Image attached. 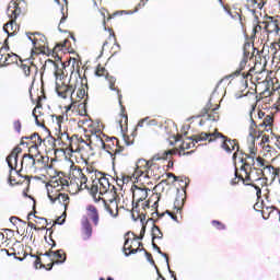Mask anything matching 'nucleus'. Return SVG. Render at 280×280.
Listing matches in <instances>:
<instances>
[{
    "instance_id": "28",
    "label": "nucleus",
    "mask_w": 280,
    "mask_h": 280,
    "mask_svg": "<svg viewBox=\"0 0 280 280\" xmlns=\"http://www.w3.org/2000/svg\"><path fill=\"white\" fill-rule=\"evenodd\" d=\"M160 198L161 196L159 194H153L148 200L145 199L138 217L145 215L150 208H153L152 210H155L159 207Z\"/></svg>"
},
{
    "instance_id": "21",
    "label": "nucleus",
    "mask_w": 280,
    "mask_h": 280,
    "mask_svg": "<svg viewBox=\"0 0 280 280\" xmlns=\"http://www.w3.org/2000/svg\"><path fill=\"white\" fill-rule=\"evenodd\" d=\"M107 153L112 155V158L115 160L117 156H120L122 152L125 151V147L120 145V142L117 138H109L104 142V148Z\"/></svg>"
},
{
    "instance_id": "14",
    "label": "nucleus",
    "mask_w": 280,
    "mask_h": 280,
    "mask_svg": "<svg viewBox=\"0 0 280 280\" xmlns=\"http://www.w3.org/2000/svg\"><path fill=\"white\" fill-rule=\"evenodd\" d=\"M131 192H132V205H133V212H138V215L144 205V201L147 200L149 192L151 191L148 187L145 186H137L132 185L131 187Z\"/></svg>"
},
{
    "instance_id": "58",
    "label": "nucleus",
    "mask_w": 280,
    "mask_h": 280,
    "mask_svg": "<svg viewBox=\"0 0 280 280\" xmlns=\"http://www.w3.org/2000/svg\"><path fill=\"white\" fill-rule=\"evenodd\" d=\"M260 137H262V139L260 140V147L269 145L270 137L267 135H262Z\"/></svg>"
},
{
    "instance_id": "13",
    "label": "nucleus",
    "mask_w": 280,
    "mask_h": 280,
    "mask_svg": "<svg viewBox=\"0 0 280 280\" xmlns=\"http://www.w3.org/2000/svg\"><path fill=\"white\" fill-rule=\"evenodd\" d=\"M26 35L33 44L32 58L40 54H49V47L45 35H43L42 33H26Z\"/></svg>"
},
{
    "instance_id": "12",
    "label": "nucleus",
    "mask_w": 280,
    "mask_h": 280,
    "mask_svg": "<svg viewBox=\"0 0 280 280\" xmlns=\"http://www.w3.org/2000/svg\"><path fill=\"white\" fill-rule=\"evenodd\" d=\"M144 233H145V229L142 228L140 236H137L135 233H130V232H128L126 234V241H125V245H124V252H125L126 256L136 254L141 250H145V248H143V244L140 242V240L143 238ZM130 235L132 237H127Z\"/></svg>"
},
{
    "instance_id": "32",
    "label": "nucleus",
    "mask_w": 280,
    "mask_h": 280,
    "mask_svg": "<svg viewBox=\"0 0 280 280\" xmlns=\"http://www.w3.org/2000/svg\"><path fill=\"white\" fill-rule=\"evenodd\" d=\"M276 219L280 222V210L275 207L262 208V219Z\"/></svg>"
},
{
    "instance_id": "16",
    "label": "nucleus",
    "mask_w": 280,
    "mask_h": 280,
    "mask_svg": "<svg viewBox=\"0 0 280 280\" xmlns=\"http://www.w3.org/2000/svg\"><path fill=\"white\" fill-rule=\"evenodd\" d=\"M52 161H49L48 156H43L39 152L35 153V163L33 173L45 172L49 177L57 175L58 172L54 170Z\"/></svg>"
},
{
    "instance_id": "38",
    "label": "nucleus",
    "mask_w": 280,
    "mask_h": 280,
    "mask_svg": "<svg viewBox=\"0 0 280 280\" xmlns=\"http://www.w3.org/2000/svg\"><path fill=\"white\" fill-rule=\"evenodd\" d=\"M80 142H81V137H79L78 135H73L71 137L70 143L68 144V150H70L72 153H79Z\"/></svg>"
},
{
    "instance_id": "46",
    "label": "nucleus",
    "mask_w": 280,
    "mask_h": 280,
    "mask_svg": "<svg viewBox=\"0 0 280 280\" xmlns=\"http://www.w3.org/2000/svg\"><path fill=\"white\" fill-rule=\"evenodd\" d=\"M93 151L92 148H91V141L86 142L85 140L80 139V147H79V153L80 152H83V151Z\"/></svg>"
},
{
    "instance_id": "43",
    "label": "nucleus",
    "mask_w": 280,
    "mask_h": 280,
    "mask_svg": "<svg viewBox=\"0 0 280 280\" xmlns=\"http://www.w3.org/2000/svg\"><path fill=\"white\" fill-rule=\"evenodd\" d=\"M56 140L51 137L46 138V139H42V144H44L46 147V151L50 152L52 150H55L56 148Z\"/></svg>"
},
{
    "instance_id": "22",
    "label": "nucleus",
    "mask_w": 280,
    "mask_h": 280,
    "mask_svg": "<svg viewBox=\"0 0 280 280\" xmlns=\"http://www.w3.org/2000/svg\"><path fill=\"white\" fill-rule=\"evenodd\" d=\"M43 139L39 137L38 133H33L30 137H23L21 139V145L26 144L28 148L30 153H38V148L42 147Z\"/></svg>"
},
{
    "instance_id": "37",
    "label": "nucleus",
    "mask_w": 280,
    "mask_h": 280,
    "mask_svg": "<svg viewBox=\"0 0 280 280\" xmlns=\"http://www.w3.org/2000/svg\"><path fill=\"white\" fill-rule=\"evenodd\" d=\"M93 234V228L90 221L86 219L82 222V238L84 241H88L92 237Z\"/></svg>"
},
{
    "instance_id": "24",
    "label": "nucleus",
    "mask_w": 280,
    "mask_h": 280,
    "mask_svg": "<svg viewBox=\"0 0 280 280\" xmlns=\"http://www.w3.org/2000/svg\"><path fill=\"white\" fill-rule=\"evenodd\" d=\"M39 256H46L49 258V262L47 264V270H50L55 264L65 262L67 255L62 249L52 252L51 249L46 252L45 254H39Z\"/></svg>"
},
{
    "instance_id": "55",
    "label": "nucleus",
    "mask_w": 280,
    "mask_h": 280,
    "mask_svg": "<svg viewBox=\"0 0 280 280\" xmlns=\"http://www.w3.org/2000/svg\"><path fill=\"white\" fill-rule=\"evenodd\" d=\"M32 257H35V258H36V260H35V268H36V269H38V268H45V269L47 270V268H49L47 265H44V264L42 262V259H40L39 256H33V255H32Z\"/></svg>"
},
{
    "instance_id": "39",
    "label": "nucleus",
    "mask_w": 280,
    "mask_h": 280,
    "mask_svg": "<svg viewBox=\"0 0 280 280\" xmlns=\"http://www.w3.org/2000/svg\"><path fill=\"white\" fill-rule=\"evenodd\" d=\"M272 126H273V117L270 115H267L265 119H262V122L258 125V128H262V130L269 132V131H272Z\"/></svg>"
},
{
    "instance_id": "42",
    "label": "nucleus",
    "mask_w": 280,
    "mask_h": 280,
    "mask_svg": "<svg viewBox=\"0 0 280 280\" xmlns=\"http://www.w3.org/2000/svg\"><path fill=\"white\" fill-rule=\"evenodd\" d=\"M56 202H59L63 208L65 210H67L69 203H70V198L67 194H59L56 199H55V203Z\"/></svg>"
},
{
    "instance_id": "41",
    "label": "nucleus",
    "mask_w": 280,
    "mask_h": 280,
    "mask_svg": "<svg viewBox=\"0 0 280 280\" xmlns=\"http://www.w3.org/2000/svg\"><path fill=\"white\" fill-rule=\"evenodd\" d=\"M21 69L23 70L25 77H32V78H35V75L38 71V69L34 65H32V66L22 65Z\"/></svg>"
},
{
    "instance_id": "20",
    "label": "nucleus",
    "mask_w": 280,
    "mask_h": 280,
    "mask_svg": "<svg viewBox=\"0 0 280 280\" xmlns=\"http://www.w3.org/2000/svg\"><path fill=\"white\" fill-rule=\"evenodd\" d=\"M44 69L51 71L56 77V82L58 81H67V77L65 74V65L60 61L47 60L44 65Z\"/></svg>"
},
{
    "instance_id": "25",
    "label": "nucleus",
    "mask_w": 280,
    "mask_h": 280,
    "mask_svg": "<svg viewBox=\"0 0 280 280\" xmlns=\"http://www.w3.org/2000/svg\"><path fill=\"white\" fill-rule=\"evenodd\" d=\"M265 28V32H267V34H273L278 37H280V22L279 20H277V18H272L271 15H267V18H265V21L261 22Z\"/></svg>"
},
{
    "instance_id": "34",
    "label": "nucleus",
    "mask_w": 280,
    "mask_h": 280,
    "mask_svg": "<svg viewBox=\"0 0 280 280\" xmlns=\"http://www.w3.org/2000/svg\"><path fill=\"white\" fill-rule=\"evenodd\" d=\"M260 156L269 160V161H273L276 155H277V151L275 148H272L270 144L269 145H262L260 147Z\"/></svg>"
},
{
    "instance_id": "2",
    "label": "nucleus",
    "mask_w": 280,
    "mask_h": 280,
    "mask_svg": "<svg viewBox=\"0 0 280 280\" xmlns=\"http://www.w3.org/2000/svg\"><path fill=\"white\" fill-rule=\"evenodd\" d=\"M173 153H175V150L165 151L162 153V155L159 154L149 161L139 159L136 163V168L132 174L133 178L143 183L149 179H160L163 175V171L156 161L167 160L168 155H172Z\"/></svg>"
},
{
    "instance_id": "7",
    "label": "nucleus",
    "mask_w": 280,
    "mask_h": 280,
    "mask_svg": "<svg viewBox=\"0 0 280 280\" xmlns=\"http://www.w3.org/2000/svg\"><path fill=\"white\" fill-rule=\"evenodd\" d=\"M249 96L252 97V109H249V118L252 119V124H249V135L247 136V149L252 152V154H256V139H259L265 130H261V128H259V126H257L253 119V113L257 107V96L253 93L249 94Z\"/></svg>"
},
{
    "instance_id": "33",
    "label": "nucleus",
    "mask_w": 280,
    "mask_h": 280,
    "mask_svg": "<svg viewBox=\"0 0 280 280\" xmlns=\"http://www.w3.org/2000/svg\"><path fill=\"white\" fill-rule=\"evenodd\" d=\"M86 214L90 218V220L93 222V224L97 226L100 223V212L97 208L93 205H89L86 207Z\"/></svg>"
},
{
    "instance_id": "62",
    "label": "nucleus",
    "mask_w": 280,
    "mask_h": 280,
    "mask_svg": "<svg viewBox=\"0 0 280 280\" xmlns=\"http://www.w3.org/2000/svg\"><path fill=\"white\" fill-rule=\"evenodd\" d=\"M118 180L122 182V184H127L130 180V177L126 176V175H121V179H119V177H117V182Z\"/></svg>"
},
{
    "instance_id": "48",
    "label": "nucleus",
    "mask_w": 280,
    "mask_h": 280,
    "mask_svg": "<svg viewBox=\"0 0 280 280\" xmlns=\"http://www.w3.org/2000/svg\"><path fill=\"white\" fill-rule=\"evenodd\" d=\"M255 48L250 43H245L244 45V57L250 58L252 51H254Z\"/></svg>"
},
{
    "instance_id": "4",
    "label": "nucleus",
    "mask_w": 280,
    "mask_h": 280,
    "mask_svg": "<svg viewBox=\"0 0 280 280\" xmlns=\"http://www.w3.org/2000/svg\"><path fill=\"white\" fill-rule=\"evenodd\" d=\"M89 175L86 173V168H81L80 166L74 165L73 163L70 166L69 180L67 190L71 195H75L81 190H89L91 185H89Z\"/></svg>"
},
{
    "instance_id": "51",
    "label": "nucleus",
    "mask_w": 280,
    "mask_h": 280,
    "mask_svg": "<svg viewBox=\"0 0 280 280\" xmlns=\"http://www.w3.org/2000/svg\"><path fill=\"white\" fill-rule=\"evenodd\" d=\"M9 232H13L11 230H4L3 232H0V246L8 244L9 240L7 238V234H9Z\"/></svg>"
},
{
    "instance_id": "57",
    "label": "nucleus",
    "mask_w": 280,
    "mask_h": 280,
    "mask_svg": "<svg viewBox=\"0 0 280 280\" xmlns=\"http://www.w3.org/2000/svg\"><path fill=\"white\" fill-rule=\"evenodd\" d=\"M33 116L35 117L36 125L39 127H44V120L40 119V116L36 115V108L33 110Z\"/></svg>"
},
{
    "instance_id": "36",
    "label": "nucleus",
    "mask_w": 280,
    "mask_h": 280,
    "mask_svg": "<svg viewBox=\"0 0 280 280\" xmlns=\"http://www.w3.org/2000/svg\"><path fill=\"white\" fill-rule=\"evenodd\" d=\"M67 39L65 44H57L52 49L49 48V52H47V56H52L57 60H61L62 50L66 47Z\"/></svg>"
},
{
    "instance_id": "9",
    "label": "nucleus",
    "mask_w": 280,
    "mask_h": 280,
    "mask_svg": "<svg viewBox=\"0 0 280 280\" xmlns=\"http://www.w3.org/2000/svg\"><path fill=\"white\" fill-rule=\"evenodd\" d=\"M200 139H209V142H213L218 139H221V147L224 149L226 152L231 153L233 151H236L233 155V160L236 161L240 152V144L237 140H231L226 136L220 133L218 129L213 133H206L202 132V136Z\"/></svg>"
},
{
    "instance_id": "5",
    "label": "nucleus",
    "mask_w": 280,
    "mask_h": 280,
    "mask_svg": "<svg viewBox=\"0 0 280 280\" xmlns=\"http://www.w3.org/2000/svg\"><path fill=\"white\" fill-rule=\"evenodd\" d=\"M95 75L98 78H105L109 82V88L113 91H117L118 94V100H119V105H120V114L116 120L117 127L121 129V131H127L128 130V114L126 112V107L122 105V96L120 94V91L115 88L116 79L110 77L108 74V71L102 67V65H98L95 71Z\"/></svg>"
},
{
    "instance_id": "10",
    "label": "nucleus",
    "mask_w": 280,
    "mask_h": 280,
    "mask_svg": "<svg viewBox=\"0 0 280 280\" xmlns=\"http://www.w3.org/2000/svg\"><path fill=\"white\" fill-rule=\"evenodd\" d=\"M51 180L46 184L47 195L51 203H55V199L58 195H61V190H68V179L67 177L60 176V173H57L55 176H50Z\"/></svg>"
},
{
    "instance_id": "31",
    "label": "nucleus",
    "mask_w": 280,
    "mask_h": 280,
    "mask_svg": "<svg viewBox=\"0 0 280 280\" xmlns=\"http://www.w3.org/2000/svg\"><path fill=\"white\" fill-rule=\"evenodd\" d=\"M247 151L249 152V154H245V156L241 159L243 163L242 166H245L249 170L255 168V164H256L255 158H257L258 149L256 148V154H253L249 149H247Z\"/></svg>"
},
{
    "instance_id": "27",
    "label": "nucleus",
    "mask_w": 280,
    "mask_h": 280,
    "mask_svg": "<svg viewBox=\"0 0 280 280\" xmlns=\"http://www.w3.org/2000/svg\"><path fill=\"white\" fill-rule=\"evenodd\" d=\"M220 108V105H217L215 107L212 106V103L209 102V104L201 110L199 117L208 116V120L210 121H218L220 119V114L218 113V109Z\"/></svg>"
},
{
    "instance_id": "17",
    "label": "nucleus",
    "mask_w": 280,
    "mask_h": 280,
    "mask_svg": "<svg viewBox=\"0 0 280 280\" xmlns=\"http://www.w3.org/2000/svg\"><path fill=\"white\" fill-rule=\"evenodd\" d=\"M272 161L269 159H266L261 155L256 156V163L254 165V168L258 170L260 174L262 175V179L269 182V179H272V173L275 172V166H272Z\"/></svg>"
},
{
    "instance_id": "44",
    "label": "nucleus",
    "mask_w": 280,
    "mask_h": 280,
    "mask_svg": "<svg viewBox=\"0 0 280 280\" xmlns=\"http://www.w3.org/2000/svg\"><path fill=\"white\" fill-rule=\"evenodd\" d=\"M182 212H183L182 207H176V203L173 211H166V213H168L171 218L176 222H179L178 215L182 218Z\"/></svg>"
},
{
    "instance_id": "23",
    "label": "nucleus",
    "mask_w": 280,
    "mask_h": 280,
    "mask_svg": "<svg viewBox=\"0 0 280 280\" xmlns=\"http://www.w3.org/2000/svg\"><path fill=\"white\" fill-rule=\"evenodd\" d=\"M66 112L62 115H51L52 128L56 132L62 131V125L68 120V117L73 113V105H68L65 107Z\"/></svg>"
},
{
    "instance_id": "49",
    "label": "nucleus",
    "mask_w": 280,
    "mask_h": 280,
    "mask_svg": "<svg viewBox=\"0 0 280 280\" xmlns=\"http://www.w3.org/2000/svg\"><path fill=\"white\" fill-rule=\"evenodd\" d=\"M163 237V233L161 232L160 228L154 225L152 228V240L154 241L155 238L161 240Z\"/></svg>"
},
{
    "instance_id": "59",
    "label": "nucleus",
    "mask_w": 280,
    "mask_h": 280,
    "mask_svg": "<svg viewBox=\"0 0 280 280\" xmlns=\"http://www.w3.org/2000/svg\"><path fill=\"white\" fill-rule=\"evenodd\" d=\"M164 186H167V187L171 186V184L168 183L167 179H163L159 185H156V188L162 189V191H163L164 190Z\"/></svg>"
},
{
    "instance_id": "40",
    "label": "nucleus",
    "mask_w": 280,
    "mask_h": 280,
    "mask_svg": "<svg viewBox=\"0 0 280 280\" xmlns=\"http://www.w3.org/2000/svg\"><path fill=\"white\" fill-rule=\"evenodd\" d=\"M32 217L35 218L34 222L36 223V226H38V228H37V231H43V230L46 229V226L48 225V223H47V220H46L45 218H38V217H36L35 214H33V213L31 212V213L28 214V217H27L28 220H31Z\"/></svg>"
},
{
    "instance_id": "3",
    "label": "nucleus",
    "mask_w": 280,
    "mask_h": 280,
    "mask_svg": "<svg viewBox=\"0 0 280 280\" xmlns=\"http://www.w3.org/2000/svg\"><path fill=\"white\" fill-rule=\"evenodd\" d=\"M22 153V149L16 147L13 149V151L11 152V154L7 158V163L10 167V177L9 180L12 184V182H14V179H12V171H15V173L18 175L21 176V172L24 170L26 173L31 172L34 173V168H35V152L31 153L28 152V154H24L23 159L21 161V168L18 170V156L19 154Z\"/></svg>"
},
{
    "instance_id": "30",
    "label": "nucleus",
    "mask_w": 280,
    "mask_h": 280,
    "mask_svg": "<svg viewBox=\"0 0 280 280\" xmlns=\"http://www.w3.org/2000/svg\"><path fill=\"white\" fill-rule=\"evenodd\" d=\"M74 81H75V84H77V88H75L77 94L74 96V100H77V103H78V102H80L81 100L84 98L86 86L82 83L83 80L78 74H75V80ZM78 84H80V86H78Z\"/></svg>"
},
{
    "instance_id": "52",
    "label": "nucleus",
    "mask_w": 280,
    "mask_h": 280,
    "mask_svg": "<svg viewBox=\"0 0 280 280\" xmlns=\"http://www.w3.org/2000/svg\"><path fill=\"white\" fill-rule=\"evenodd\" d=\"M7 55V48H0V67H5Z\"/></svg>"
},
{
    "instance_id": "54",
    "label": "nucleus",
    "mask_w": 280,
    "mask_h": 280,
    "mask_svg": "<svg viewBox=\"0 0 280 280\" xmlns=\"http://www.w3.org/2000/svg\"><path fill=\"white\" fill-rule=\"evenodd\" d=\"M277 179H278V183H280V167L273 168L272 176H271V179H269V182L272 183Z\"/></svg>"
},
{
    "instance_id": "8",
    "label": "nucleus",
    "mask_w": 280,
    "mask_h": 280,
    "mask_svg": "<svg viewBox=\"0 0 280 280\" xmlns=\"http://www.w3.org/2000/svg\"><path fill=\"white\" fill-rule=\"evenodd\" d=\"M75 77L77 74H71L69 82H67V80L65 81L59 80L58 82H56L57 95L63 100L70 98L71 100L70 105H72V109L75 107V104H77V100L74 98L75 89L80 86V84L75 82Z\"/></svg>"
},
{
    "instance_id": "18",
    "label": "nucleus",
    "mask_w": 280,
    "mask_h": 280,
    "mask_svg": "<svg viewBox=\"0 0 280 280\" xmlns=\"http://www.w3.org/2000/svg\"><path fill=\"white\" fill-rule=\"evenodd\" d=\"M90 132L91 135L89 136V141L92 150H103L107 136L104 135L101 129L94 127L90 128Z\"/></svg>"
},
{
    "instance_id": "61",
    "label": "nucleus",
    "mask_w": 280,
    "mask_h": 280,
    "mask_svg": "<svg viewBox=\"0 0 280 280\" xmlns=\"http://www.w3.org/2000/svg\"><path fill=\"white\" fill-rule=\"evenodd\" d=\"M13 127L15 131H18L19 133L21 132L22 124L20 122V120L14 121Z\"/></svg>"
},
{
    "instance_id": "6",
    "label": "nucleus",
    "mask_w": 280,
    "mask_h": 280,
    "mask_svg": "<svg viewBox=\"0 0 280 280\" xmlns=\"http://www.w3.org/2000/svg\"><path fill=\"white\" fill-rule=\"evenodd\" d=\"M27 12V4L25 0H13L10 2L7 14L10 18V22H7L3 26V31L8 34V36H14L19 30L18 24H15V20L24 15Z\"/></svg>"
},
{
    "instance_id": "50",
    "label": "nucleus",
    "mask_w": 280,
    "mask_h": 280,
    "mask_svg": "<svg viewBox=\"0 0 280 280\" xmlns=\"http://www.w3.org/2000/svg\"><path fill=\"white\" fill-rule=\"evenodd\" d=\"M249 59H250V57H246V56L243 57V60H242L241 63H240V69L235 72L236 75H240V74H241V72H242V71L245 69V67L247 66Z\"/></svg>"
},
{
    "instance_id": "11",
    "label": "nucleus",
    "mask_w": 280,
    "mask_h": 280,
    "mask_svg": "<svg viewBox=\"0 0 280 280\" xmlns=\"http://www.w3.org/2000/svg\"><path fill=\"white\" fill-rule=\"evenodd\" d=\"M7 238L9 242L1 252L5 253L8 256H14L19 260H23L27 254L24 252L23 244L14 238V232H9Z\"/></svg>"
},
{
    "instance_id": "45",
    "label": "nucleus",
    "mask_w": 280,
    "mask_h": 280,
    "mask_svg": "<svg viewBox=\"0 0 280 280\" xmlns=\"http://www.w3.org/2000/svg\"><path fill=\"white\" fill-rule=\"evenodd\" d=\"M268 0H247V4L254 9L261 10Z\"/></svg>"
},
{
    "instance_id": "60",
    "label": "nucleus",
    "mask_w": 280,
    "mask_h": 280,
    "mask_svg": "<svg viewBox=\"0 0 280 280\" xmlns=\"http://www.w3.org/2000/svg\"><path fill=\"white\" fill-rule=\"evenodd\" d=\"M144 253H145V256H147L148 260H149L153 266H155V268L158 269V267H156V265H155V261H154L152 255H151L147 249H144Z\"/></svg>"
},
{
    "instance_id": "1",
    "label": "nucleus",
    "mask_w": 280,
    "mask_h": 280,
    "mask_svg": "<svg viewBox=\"0 0 280 280\" xmlns=\"http://www.w3.org/2000/svg\"><path fill=\"white\" fill-rule=\"evenodd\" d=\"M86 173L92 180L90 195L93 197V200L96 203L102 200L108 214L117 218L119 214L118 203L120 196L117 194L116 187L110 184L109 176L98 172L93 166H88Z\"/></svg>"
},
{
    "instance_id": "63",
    "label": "nucleus",
    "mask_w": 280,
    "mask_h": 280,
    "mask_svg": "<svg viewBox=\"0 0 280 280\" xmlns=\"http://www.w3.org/2000/svg\"><path fill=\"white\" fill-rule=\"evenodd\" d=\"M271 90H273V92L278 93V95H280V84L276 83L273 84V86H271Z\"/></svg>"
},
{
    "instance_id": "19",
    "label": "nucleus",
    "mask_w": 280,
    "mask_h": 280,
    "mask_svg": "<svg viewBox=\"0 0 280 280\" xmlns=\"http://www.w3.org/2000/svg\"><path fill=\"white\" fill-rule=\"evenodd\" d=\"M201 136H202V133L194 136L191 138H186L183 141L179 149H177V148L173 149V150H175V153H173L172 155L178 153V155L182 156V155H189V154L194 153V151L186 152V150L194 148L196 145V143H198L200 141H207V140L209 141V139H201Z\"/></svg>"
},
{
    "instance_id": "35",
    "label": "nucleus",
    "mask_w": 280,
    "mask_h": 280,
    "mask_svg": "<svg viewBox=\"0 0 280 280\" xmlns=\"http://www.w3.org/2000/svg\"><path fill=\"white\" fill-rule=\"evenodd\" d=\"M57 140L61 142L62 149L68 150L69 143L71 142V137L68 135L66 128L56 132Z\"/></svg>"
},
{
    "instance_id": "64",
    "label": "nucleus",
    "mask_w": 280,
    "mask_h": 280,
    "mask_svg": "<svg viewBox=\"0 0 280 280\" xmlns=\"http://www.w3.org/2000/svg\"><path fill=\"white\" fill-rule=\"evenodd\" d=\"M10 222H11L12 224L16 225L18 222H21V220H20L19 218H16V217H11V218H10Z\"/></svg>"
},
{
    "instance_id": "15",
    "label": "nucleus",
    "mask_w": 280,
    "mask_h": 280,
    "mask_svg": "<svg viewBox=\"0 0 280 280\" xmlns=\"http://www.w3.org/2000/svg\"><path fill=\"white\" fill-rule=\"evenodd\" d=\"M266 62L262 63H256L254 65V68L249 69V72L243 73L244 79H249L252 83L254 84H262L268 82V72L265 69Z\"/></svg>"
},
{
    "instance_id": "47",
    "label": "nucleus",
    "mask_w": 280,
    "mask_h": 280,
    "mask_svg": "<svg viewBox=\"0 0 280 280\" xmlns=\"http://www.w3.org/2000/svg\"><path fill=\"white\" fill-rule=\"evenodd\" d=\"M19 57L15 54H7L5 66L18 63Z\"/></svg>"
},
{
    "instance_id": "29",
    "label": "nucleus",
    "mask_w": 280,
    "mask_h": 280,
    "mask_svg": "<svg viewBox=\"0 0 280 280\" xmlns=\"http://www.w3.org/2000/svg\"><path fill=\"white\" fill-rule=\"evenodd\" d=\"M250 168L242 165L241 167V173H238L237 168L235 170V176L236 178H234L232 180V185H236L238 184L240 180H242L245 185H247L248 183V175H249Z\"/></svg>"
},
{
    "instance_id": "26",
    "label": "nucleus",
    "mask_w": 280,
    "mask_h": 280,
    "mask_svg": "<svg viewBox=\"0 0 280 280\" xmlns=\"http://www.w3.org/2000/svg\"><path fill=\"white\" fill-rule=\"evenodd\" d=\"M264 179L262 175L260 174L259 170L256 167L249 168V174L247 176V186L254 187L256 190V197L261 198V188L255 185V182Z\"/></svg>"
},
{
    "instance_id": "53",
    "label": "nucleus",
    "mask_w": 280,
    "mask_h": 280,
    "mask_svg": "<svg viewBox=\"0 0 280 280\" xmlns=\"http://www.w3.org/2000/svg\"><path fill=\"white\" fill-rule=\"evenodd\" d=\"M144 125H147V126H156L158 121L155 119L149 120L148 118H145V119H142L141 121H139L138 127H143Z\"/></svg>"
},
{
    "instance_id": "56",
    "label": "nucleus",
    "mask_w": 280,
    "mask_h": 280,
    "mask_svg": "<svg viewBox=\"0 0 280 280\" xmlns=\"http://www.w3.org/2000/svg\"><path fill=\"white\" fill-rule=\"evenodd\" d=\"M212 225L217 228L218 230L222 231L226 229V225L218 220L212 221Z\"/></svg>"
}]
</instances>
